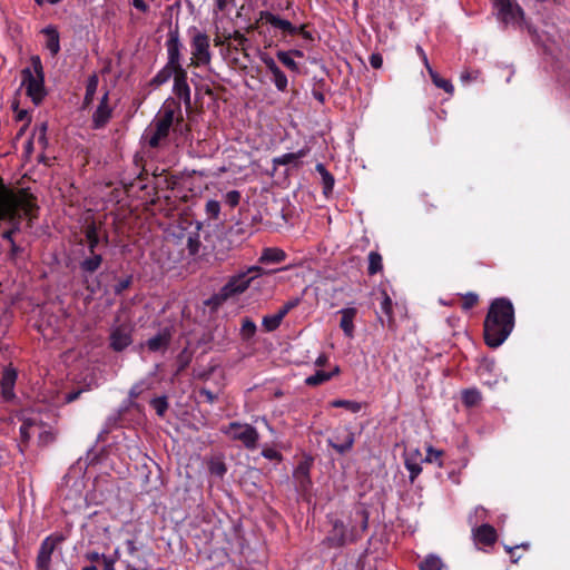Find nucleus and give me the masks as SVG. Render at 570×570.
Listing matches in <instances>:
<instances>
[{
  "label": "nucleus",
  "mask_w": 570,
  "mask_h": 570,
  "mask_svg": "<svg viewBox=\"0 0 570 570\" xmlns=\"http://www.w3.org/2000/svg\"><path fill=\"white\" fill-rule=\"evenodd\" d=\"M515 325L514 306L508 297L494 298L489 306L483 323L485 344L491 348L501 346Z\"/></svg>",
  "instance_id": "1"
},
{
  "label": "nucleus",
  "mask_w": 570,
  "mask_h": 570,
  "mask_svg": "<svg viewBox=\"0 0 570 570\" xmlns=\"http://www.w3.org/2000/svg\"><path fill=\"white\" fill-rule=\"evenodd\" d=\"M184 127L189 130L188 125H184L180 102L174 98H168L145 130L142 139L149 148L158 149L166 145L171 129L181 132Z\"/></svg>",
  "instance_id": "2"
},
{
  "label": "nucleus",
  "mask_w": 570,
  "mask_h": 570,
  "mask_svg": "<svg viewBox=\"0 0 570 570\" xmlns=\"http://www.w3.org/2000/svg\"><path fill=\"white\" fill-rule=\"evenodd\" d=\"M85 239L78 242L79 245H86L81 250L82 259L78 263L79 273L87 279L94 275L102 265L104 257L98 252L101 246V224L91 220L87 223L82 230Z\"/></svg>",
  "instance_id": "3"
},
{
  "label": "nucleus",
  "mask_w": 570,
  "mask_h": 570,
  "mask_svg": "<svg viewBox=\"0 0 570 570\" xmlns=\"http://www.w3.org/2000/svg\"><path fill=\"white\" fill-rule=\"evenodd\" d=\"M370 513L365 508H357L354 512V521L360 520V530L352 525L350 530L346 529L342 520L333 522V529L330 531L326 541L331 548H342L347 542H356L362 538V534L368 529Z\"/></svg>",
  "instance_id": "4"
},
{
  "label": "nucleus",
  "mask_w": 570,
  "mask_h": 570,
  "mask_svg": "<svg viewBox=\"0 0 570 570\" xmlns=\"http://www.w3.org/2000/svg\"><path fill=\"white\" fill-rule=\"evenodd\" d=\"M264 274L259 266H252L246 272L234 275L229 281L213 296L216 304H222L227 299L243 294L250 285L252 281Z\"/></svg>",
  "instance_id": "5"
},
{
  "label": "nucleus",
  "mask_w": 570,
  "mask_h": 570,
  "mask_svg": "<svg viewBox=\"0 0 570 570\" xmlns=\"http://www.w3.org/2000/svg\"><path fill=\"white\" fill-rule=\"evenodd\" d=\"M6 203L9 207H16L19 213H22L31 222L37 217L39 206L37 205V198L21 189L19 193L7 188Z\"/></svg>",
  "instance_id": "6"
},
{
  "label": "nucleus",
  "mask_w": 570,
  "mask_h": 570,
  "mask_svg": "<svg viewBox=\"0 0 570 570\" xmlns=\"http://www.w3.org/2000/svg\"><path fill=\"white\" fill-rule=\"evenodd\" d=\"M190 47L193 57L190 59L189 66L200 67L210 63V40L206 33L199 32L195 29V35L191 37L190 40Z\"/></svg>",
  "instance_id": "7"
},
{
  "label": "nucleus",
  "mask_w": 570,
  "mask_h": 570,
  "mask_svg": "<svg viewBox=\"0 0 570 570\" xmlns=\"http://www.w3.org/2000/svg\"><path fill=\"white\" fill-rule=\"evenodd\" d=\"M65 535L61 533H52L46 537L39 547L36 558L37 570H50L51 558L57 547L65 541Z\"/></svg>",
  "instance_id": "8"
},
{
  "label": "nucleus",
  "mask_w": 570,
  "mask_h": 570,
  "mask_svg": "<svg viewBox=\"0 0 570 570\" xmlns=\"http://www.w3.org/2000/svg\"><path fill=\"white\" fill-rule=\"evenodd\" d=\"M134 325L130 322H124L111 326L109 333V347L114 352H122L134 342Z\"/></svg>",
  "instance_id": "9"
},
{
  "label": "nucleus",
  "mask_w": 570,
  "mask_h": 570,
  "mask_svg": "<svg viewBox=\"0 0 570 570\" xmlns=\"http://www.w3.org/2000/svg\"><path fill=\"white\" fill-rule=\"evenodd\" d=\"M233 440L240 441L248 450L257 446L259 439L257 430L249 424H240L239 422H230L225 431Z\"/></svg>",
  "instance_id": "10"
},
{
  "label": "nucleus",
  "mask_w": 570,
  "mask_h": 570,
  "mask_svg": "<svg viewBox=\"0 0 570 570\" xmlns=\"http://www.w3.org/2000/svg\"><path fill=\"white\" fill-rule=\"evenodd\" d=\"M22 76V85L26 86V94L31 99V101L39 106L42 104L45 97L47 96V90L45 87V78H37L33 76L30 68H26L21 71Z\"/></svg>",
  "instance_id": "11"
},
{
  "label": "nucleus",
  "mask_w": 570,
  "mask_h": 570,
  "mask_svg": "<svg viewBox=\"0 0 570 570\" xmlns=\"http://www.w3.org/2000/svg\"><path fill=\"white\" fill-rule=\"evenodd\" d=\"M165 46L167 49L166 63H168L170 67L174 66L178 68V71L186 70L181 65V50L184 49V45L180 41L178 27H175L168 31Z\"/></svg>",
  "instance_id": "12"
},
{
  "label": "nucleus",
  "mask_w": 570,
  "mask_h": 570,
  "mask_svg": "<svg viewBox=\"0 0 570 570\" xmlns=\"http://www.w3.org/2000/svg\"><path fill=\"white\" fill-rule=\"evenodd\" d=\"M354 443L355 433L348 426L336 429L327 440L328 446L342 455L350 452L353 449Z\"/></svg>",
  "instance_id": "13"
},
{
  "label": "nucleus",
  "mask_w": 570,
  "mask_h": 570,
  "mask_svg": "<svg viewBox=\"0 0 570 570\" xmlns=\"http://www.w3.org/2000/svg\"><path fill=\"white\" fill-rule=\"evenodd\" d=\"M494 6L504 23H519L523 19V10L511 0H494Z\"/></svg>",
  "instance_id": "14"
},
{
  "label": "nucleus",
  "mask_w": 570,
  "mask_h": 570,
  "mask_svg": "<svg viewBox=\"0 0 570 570\" xmlns=\"http://www.w3.org/2000/svg\"><path fill=\"white\" fill-rule=\"evenodd\" d=\"M187 79V70L178 71V75L174 78L173 92L183 101L185 109L189 111L191 110V97Z\"/></svg>",
  "instance_id": "15"
},
{
  "label": "nucleus",
  "mask_w": 570,
  "mask_h": 570,
  "mask_svg": "<svg viewBox=\"0 0 570 570\" xmlns=\"http://www.w3.org/2000/svg\"><path fill=\"white\" fill-rule=\"evenodd\" d=\"M309 471L311 463L303 461L298 463L293 473L296 482V490L303 495H306L313 485Z\"/></svg>",
  "instance_id": "16"
},
{
  "label": "nucleus",
  "mask_w": 570,
  "mask_h": 570,
  "mask_svg": "<svg viewBox=\"0 0 570 570\" xmlns=\"http://www.w3.org/2000/svg\"><path fill=\"white\" fill-rule=\"evenodd\" d=\"M18 379V372L12 366L4 367L0 380L1 396L6 402L13 401L16 399L14 385Z\"/></svg>",
  "instance_id": "17"
},
{
  "label": "nucleus",
  "mask_w": 570,
  "mask_h": 570,
  "mask_svg": "<svg viewBox=\"0 0 570 570\" xmlns=\"http://www.w3.org/2000/svg\"><path fill=\"white\" fill-rule=\"evenodd\" d=\"M261 20H265L266 24H269L273 29L279 30L283 36H295L296 26L271 11H261Z\"/></svg>",
  "instance_id": "18"
},
{
  "label": "nucleus",
  "mask_w": 570,
  "mask_h": 570,
  "mask_svg": "<svg viewBox=\"0 0 570 570\" xmlns=\"http://www.w3.org/2000/svg\"><path fill=\"white\" fill-rule=\"evenodd\" d=\"M112 115V109L109 107V95L106 92L92 115V128L101 129L104 128L108 121L110 120Z\"/></svg>",
  "instance_id": "19"
},
{
  "label": "nucleus",
  "mask_w": 570,
  "mask_h": 570,
  "mask_svg": "<svg viewBox=\"0 0 570 570\" xmlns=\"http://www.w3.org/2000/svg\"><path fill=\"white\" fill-rule=\"evenodd\" d=\"M173 333L169 327L161 328L155 336L150 337L146 342V346L149 352H166L170 345Z\"/></svg>",
  "instance_id": "20"
},
{
  "label": "nucleus",
  "mask_w": 570,
  "mask_h": 570,
  "mask_svg": "<svg viewBox=\"0 0 570 570\" xmlns=\"http://www.w3.org/2000/svg\"><path fill=\"white\" fill-rule=\"evenodd\" d=\"M262 61L266 66L267 70L272 73V81L278 91L285 92L287 90L288 80L286 75L276 65L273 58L268 56L262 57Z\"/></svg>",
  "instance_id": "21"
},
{
  "label": "nucleus",
  "mask_w": 570,
  "mask_h": 570,
  "mask_svg": "<svg viewBox=\"0 0 570 570\" xmlns=\"http://www.w3.org/2000/svg\"><path fill=\"white\" fill-rule=\"evenodd\" d=\"M472 533L478 543L487 547L493 546L498 539L497 530L488 523L473 528Z\"/></svg>",
  "instance_id": "22"
},
{
  "label": "nucleus",
  "mask_w": 570,
  "mask_h": 570,
  "mask_svg": "<svg viewBox=\"0 0 570 570\" xmlns=\"http://www.w3.org/2000/svg\"><path fill=\"white\" fill-rule=\"evenodd\" d=\"M6 193L7 187L3 185L2 179L0 178V223L7 219L10 223L16 224V222H20L21 214L17 210L16 207L11 208L7 205Z\"/></svg>",
  "instance_id": "23"
},
{
  "label": "nucleus",
  "mask_w": 570,
  "mask_h": 570,
  "mask_svg": "<svg viewBox=\"0 0 570 570\" xmlns=\"http://www.w3.org/2000/svg\"><path fill=\"white\" fill-rule=\"evenodd\" d=\"M41 33L46 37L45 47L52 57L57 56L60 51V36L57 27L47 26L41 30Z\"/></svg>",
  "instance_id": "24"
},
{
  "label": "nucleus",
  "mask_w": 570,
  "mask_h": 570,
  "mask_svg": "<svg viewBox=\"0 0 570 570\" xmlns=\"http://www.w3.org/2000/svg\"><path fill=\"white\" fill-rule=\"evenodd\" d=\"M420 460H421V452L417 449L410 452L405 456L404 465H405L406 470L410 472L409 478H410L411 483H414L415 479L422 472Z\"/></svg>",
  "instance_id": "25"
},
{
  "label": "nucleus",
  "mask_w": 570,
  "mask_h": 570,
  "mask_svg": "<svg viewBox=\"0 0 570 570\" xmlns=\"http://www.w3.org/2000/svg\"><path fill=\"white\" fill-rule=\"evenodd\" d=\"M340 314L342 315L341 322H340V327L342 328V331L344 332L346 337H350V338L353 337V335H354V318L357 314L356 308H354V307L343 308L340 311Z\"/></svg>",
  "instance_id": "26"
},
{
  "label": "nucleus",
  "mask_w": 570,
  "mask_h": 570,
  "mask_svg": "<svg viewBox=\"0 0 570 570\" xmlns=\"http://www.w3.org/2000/svg\"><path fill=\"white\" fill-rule=\"evenodd\" d=\"M309 153L308 147H303L296 153H287L279 157L274 158V164L279 166H286L289 164H294L295 167L301 165L299 159L306 157Z\"/></svg>",
  "instance_id": "27"
},
{
  "label": "nucleus",
  "mask_w": 570,
  "mask_h": 570,
  "mask_svg": "<svg viewBox=\"0 0 570 570\" xmlns=\"http://www.w3.org/2000/svg\"><path fill=\"white\" fill-rule=\"evenodd\" d=\"M286 258V253L277 247L264 248L259 257L262 264H279Z\"/></svg>",
  "instance_id": "28"
},
{
  "label": "nucleus",
  "mask_w": 570,
  "mask_h": 570,
  "mask_svg": "<svg viewBox=\"0 0 570 570\" xmlns=\"http://www.w3.org/2000/svg\"><path fill=\"white\" fill-rule=\"evenodd\" d=\"M178 75V68L166 63L150 80V86L160 87L166 83L171 77Z\"/></svg>",
  "instance_id": "29"
},
{
  "label": "nucleus",
  "mask_w": 570,
  "mask_h": 570,
  "mask_svg": "<svg viewBox=\"0 0 570 570\" xmlns=\"http://www.w3.org/2000/svg\"><path fill=\"white\" fill-rule=\"evenodd\" d=\"M444 568V563L440 557L435 554L426 556L420 563V570H442Z\"/></svg>",
  "instance_id": "30"
},
{
  "label": "nucleus",
  "mask_w": 570,
  "mask_h": 570,
  "mask_svg": "<svg viewBox=\"0 0 570 570\" xmlns=\"http://www.w3.org/2000/svg\"><path fill=\"white\" fill-rule=\"evenodd\" d=\"M482 400L481 393L476 389H466L462 392V402L468 407L478 405Z\"/></svg>",
  "instance_id": "31"
},
{
  "label": "nucleus",
  "mask_w": 570,
  "mask_h": 570,
  "mask_svg": "<svg viewBox=\"0 0 570 570\" xmlns=\"http://www.w3.org/2000/svg\"><path fill=\"white\" fill-rule=\"evenodd\" d=\"M382 256L377 252H370L368 254V267L367 273L368 275L373 276L381 272L383 269V262Z\"/></svg>",
  "instance_id": "32"
},
{
  "label": "nucleus",
  "mask_w": 570,
  "mask_h": 570,
  "mask_svg": "<svg viewBox=\"0 0 570 570\" xmlns=\"http://www.w3.org/2000/svg\"><path fill=\"white\" fill-rule=\"evenodd\" d=\"M98 81H99L98 80V76L96 73L91 75L88 78V81H87V85H86L85 99H83L85 106H88V105H90L92 102L95 94H96L97 88H98Z\"/></svg>",
  "instance_id": "33"
},
{
  "label": "nucleus",
  "mask_w": 570,
  "mask_h": 570,
  "mask_svg": "<svg viewBox=\"0 0 570 570\" xmlns=\"http://www.w3.org/2000/svg\"><path fill=\"white\" fill-rule=\"evenodd\" d=\"M430 77L432 82L438 87L443 89L448 94H453L454 87L450 80L442 78L435 70L430 69Z\"/></svg>",
  "instance_id": "34"
},
{
  "label": "nucleus",
  "mask_w": 570,
  "mask_h": 570,
  "mask_svg": "<svg viewBox=\"0 0 570 570\" xmlns=\"http://www.w3.org/2000/svg\"><path fill=\"white\" fill-rule=\"evenodd\" d=\"M381 311L387 316L389 323H393V302L385 289L381 291Z\"/></svg>",
  "instance_id": "35"
},
{
  "label": "nucleus",
  "mask_w": 570,
  "mask_h": 570,
  "mask_svg": "<svg viewBox=\"0 0 570 570\" xmlns=\"http://www.w3.org/2000/svg\"><path fill=\"white\" fill-rule=\"evenodd\" d=\"M330 405L332 407H342V409H345L352 413H357L361 411L362 409V404L360 402H356V401H351V400H341V399H337V400H333Z\"/></svg>",
  "instance_id": "36"
},
{
  "label": "nucleus",
  "mask_w": 570,
  "mask_h": 570,
  "mask_svg": "<svg viewBox=\"0 0 570 570\" xmlns=\"http://www.w3.org/2000/svg\"><path fill=\"white\" fill-rule=\"evenodd\" d=\"M276 57L287 69L293 72H299L298 63L293 59L291 52L279 50L277 51Z\"/></svg>",
  "instance_id": "37"
},
{
  "label": "nucleus",
  "mask_w": 570,
  "mask_h": 570,
  "mask_svg": "<svg viewBox=\"0 0 570 570\" xmlns=\"http://www.w3.org/2000/svg\"><path fill=\"white\" fill-rule=\"evenodd\" d=\"M331 380V375H327V372L318 370L315 372V374L309 375L305 380V384L307 386H318L322 385Z\"/></svg>",
  "instance_id": "38"
},
{
  "label": "nucleus",
  "mask_w": 570,
  "mask_h": 570,
  "mask_svg": "<svg viewBox=\"0 0 570 570\" xmlns=\"http://www.w3.org/2000/svg\"><path fill=\"white\" fill-rule=\"evenodd\" d=\"M284 317L277 312L274 315H267L263 317V326L266 332H273L277 330Z\"/></svg>",
  "instance_id": "39"
},
{
  "label": "nucleus",
  "mask_w": 570,
  "mask_h": 570,
  "mask_svg": "<svg viewBox=\"0 0 570 570\" xmlns=\"http://www.w3.org/2000/svg\"><path fill=\"white\" fill-rule=\"evenodd\" d=\"M444 452L442 450H436L433 446L429 445L426 449V456L421 460L426 463H436L440 468L443 466L442 456Z\"/></svg>",
  "instance_id": "40"
},
{
  "label": "nucleus",
  "mask_w": 570,
  "mask_h": 570,
  "mask_svg": "<svg viewBox=\"0 0 570 570\" xmlns=\"http://www.w3.org/2000/svg\"><path fill=\"white\" fill-rule=\"evenodd\" d=\"M256 324L248 317L243 318L240 327V336L243 340H250L256 333Z\"/></svg>",
  "instance_id": "41"
},
{
  "label": "nucleus",
  "mask_w": 570,
  "mask_h": 570,
  "mask_svg": "<svg viewBox=\"0 0 570 570\" xmlns=\"http://www.w3.org/2000/svg\"><path fill=\"white\" fill-rule=\"evenodd\" d=\"M150 405L156 411L157 415L161 417L165 416L169 407L167 396L165 395L153 399Z\"/></svg>",
  "instance_id": "42"
},
{
  "label": "nucleus",
  "mask_w": 570,
  "mask_h": 570,
  "mask_svg": "<svg viewBox=\"0 0 570 570\" xmlns=\"http://www.w3.org/2000/svg\"><path fill=\"white\" fill-rule=\"evenodd\" d=\"M38 426L36 420L26 419L20 426V438L23 443H28L31 438V429Z\"/></svg>",
  "instance_id": "43"
},
{
  "label": "nucleus",
  "mask_w": 570,
  "mask_h": 570,
  "mask_svg": "<svg viewBox=\"0 0 570 570\" xmlns=\"http://www.w3.org/2000/svg\"><path fill=\"white\" fill-rule=\"evenodd\" d=\"M479 303V296L475 293L469 292L461 297V308L462 311H470Z\"/></svg>",
  "instance_id": "44"
},
{
  "label": "nucleus",
  "mask_w": 570,
  "mask_h": 570,
  "mask_svg": "<svg viewBox=\"0 0 570 570\" xmlns=\"http://www.w3.org/2000/svg\"><path fill=\"white\" fill-rule=\"evenodd\" d=\"M47 130H48V124L41 122L40 125H37L33 130V136H38V142L46 148L48 141H47Z\"/></svg>",
  "instance_id": "45"
},
{
  "label": "nucleus",
  "mask_w": 570,
  "mask_h": 570,
  "mask_svg": "<svg viewBox=\"0 0 570 570\" xmlns=\"http://www.w3.org/2000/svg\"><path fill=\"white\" fill-rule=\"evenodd\" d=\"M208 469L210 474L217 478H223L227 471V468L223 461H212Z\"/></svg>",
  "instance_id": "46"
},
{
  "label": "nucleus",
  "mask_w": 570,
  "mask_h": 570,
  "mask_svg": "<svg viewBox=\"0 0 570 570\" xmlns=\"http://www.w3.org/2000/svg\"><path fill=\"white\" fill-rule=\"evenodd\" d=\"M205 212L212 219H217L220 213V204L217 200L210 199L206 203Z\"/></svg>",
  "instance_id": "47"
},
{
  "label": "nucleus",
  "mask_w": 570,
  "mask_h": 570,
  "mask_svg": "<svg viewBox=\"0 0 570 570\" xmlns=\"http://www.w3.org/2000/svg\"><path fill=\"white\" fill-rule=\"evenodd\" d=\"M200 239L198 233L188 235L187 248L190 255H196L199 252Z\"/></svg>",
  "instance_id": "48"
},
{
  "label": "nucleus",
  "mask_w": 570,
  "mask_h": 570,
  "mask_svg": "<svg viewBox=\"0 0 570 570\" xmlns=\"http://www.w3.org/2000/svg\"><path fill=\"white\" fill-rule=\"evenodd\" d=\"M322 184H323V194L325 196H328L333 191V188H334V184H335L334 176L330 171H327L326 174H324L322 176Z\"/></svg>",
  "instance_id": "49"
},
{
  "label": "nucleus",
  "mask_w": 570,
  "mask_h": 570,
  "mask_svg": "<svg viewBox=\"0 0 570 570\" xmlns=\"http://www.w3.org/2000/svg\"><path fill=\"white\" fill-rule=\"evenodd\" d=\"M132 284V275H128L122 279H119L117 284L114 286V293L116 295H121L126 289H128Z\"/></svg>",
  "instance_id": "50"
},
{
  "label": "nucleus",
  "mask_w": 570,
  "mask_h": 570,
  "mask_svg": "<svg viewBox=\"0 0 570 570\" xmlns=\"http://www.w3.org/2000/svg\"><path fill=\"white\" fill-rule=\"evenodd\" d=\"M302 302L301 297H293L288 299L279 309L278 313L285 317L292 309L297 307Z\"/></svg>",
  "instance_id": "51"
},
{
  "label": "nucleus",
  "mask_w": 570,
  "mask_h": 570,
  "mask_svg": "<svg viewBox=\"0 0 570 570\" xmlns=\"http://www.w3.org/2000/svg\"><path fill=\"white\" fill-rule=\"evenodd\" d=\"M227 40H235L237 41V45L242 47V50L244 52V56L245 57H248V53L246 52L244 46L245 43L248 41V39L245 37V35H243L240 31L238 30H235L233 33H229L227 37H226Z\"/></svg>",
  "instance_id": "52"
},
{
  "label": "nucleus",
  "mask_w": 570,
  "mask_h": 570,
  "mask_svg": "<svg viewBox=\"0 0 570 570\" xmlns=\"http://www.w3.org/2000/svg\"><path fill=\"white\" fill-rule=\"evenodd\" d=\"M242 195L238 190H229L225 195V203L230 206L232 208H235L239 205Z\"/></svg>",
  "instance_id": "53"
},
{
  "label": "nucleus",
  "mask_w": 570,
  "mask_h": 570,
  "mask_svg": "<svg viewBox=\"0 0 570 570\" xmlns=\"http://www.w3.org/2000/svg\"><path fill=\"white\" fill-rule=\"evenodd\" d=\"M31 66H32V73L35 77L37 78H45V72H43V67H42V62H41V59L39 56H32L31 59Z\"/></svg>",
  "instance_id": "54"
},
{
  "label": "nucleus",
  "mask_w": 570,
  "mask_h": 570,
  "mask_svg": "<svg viewBox=\"0 0 570 570\" xmlns=\"http://www.w3.org/2000/svg\"><path fill=\"white\" fill-rule=\"evenodd\" d=\"M147 389H149V386L144 381L138 382L131 386L129 391V396L131 399H138L141 395V393Z\"/></svg>",
  "instance_id": "55"
},
{
  "label": "nucleus",
  "mask_w": 570,
  "mask_h": 570,
  "mask_svg": "<svg viewBox=\"0 0 570 570\" xmlns=\"http://www.w3.org/2000/svg\"><path fill=\"white\" fill-rule=\"evenodd\" d=\"M38 440L41 445H48L49 443L53 442L55 434L49 430H42L38 434Z\"/></svg>",
  "instance_id": "56"
},
{
  "label": "nucleus",
  "mask_w": 570,
  "mask_h": 570,
  "mask_svg": "<svg viewBox=\"0 0 570 570\" xmlns=\"http://www.w3.org/2000/svg\"><path fill=\"white\" fill-rule=\"evenodd\" d=\"M20 230V222H16V224H12V227L8 230H4L1 235V237L7 242L14 240L13 236Z\"/></svg>",
  "instance_id": "57"
},
{
  "label": "nucleus",
  "mask_w": 570,
  "mask_h": 570,
  "mask_svg": "<svg viewBox=\"0 0 570 570\" xmlns=\"http://www.w3.org/2000/svg\"><path fill=\"white\" fill-rule=\"evenodd\" d=\"M262 455L267 460L282 461V459H283L282 454L272 448L263 449Z\"/></svg>",
  "instance_id": "58"
},
{
  "label": "nucleus",
  "mask_w": 570,
  "mask_h": 570,
  "mask_svg": "<svg viewBox=\"0 0 570 570\" xmlns=\"http://www.w3.org/2000/svg\"><path fill=\"white\" fill-rule=\"evenodd\" d=\"M266 24L265 20H261V12L258 13V18L256 19V21L254 23H250L249 26H247L245 28V31L247 33H252L254 31H258L261 35L263 33V31L261 30L263 28V26Z\"/></svg>",
  "instance_id": "59"
},
{
  "label": "nucleus",
  "mask_w": 570,
  "mask_h": 570,
  "mask_svg": "<svg viewBox=\"0 0 570 570\" xmlns=\"http://www.w3.org/2000/svg\"><path fill=\"white\" fill-rule=\"evenodd\" d=\"M370 65L373 69H380L383 66V57L379 52H374L368 58Z\"/></svg>",
  "instance_id": "60"
},
{
  "label": "nucleus",
  "mask_w": 570,
  "mask_h": 570,
  "mask_svg": "<svg viewBox=\"0 0 570 570\" xmlns=\"http://www.w3.org/2000/svg\"><path fill=\"white\" fill-rule=\"evenodd\" d=\"M199 394L204 396L206 399V402H208L209 404L215 403V401L217 400V395L206 387H202L199 390Z\"/></svg>",
  "instance_id": "61"
},
{
  "label": "nucleus",
  "mask_w": 570,
  "mask_h": 570,
  "mask_svg": "<svg viewBox=\"0 0 570 570\" xmlns=\"http://www.w3.org/2000/svg\"><path fill=\"white\" fill-rule=\"evenodd\" d=\"M305 28H306L305 24L296 27L295 35H301L305 40L313 41L314 40L313 35L309 31H307Z\"/></svg>",
  "instance_id": "62"
},
{
  "label": "nucleus",
  "mask_w": 570,
  "mask_h": 570,
  "mask_svg": "<svg viewBox=\"0 0 570 570\" xmlns=\"http://www.w3.org/2000/svg\"><path fill=\"white\" fill-rule=\"evenodd\" d=\"M82 392H83L82 389H78L76 391H71V392L67 393L65 396V402L66 403L75 402L76 400L79 399V396L81 395Z\"/></svg>",
  "instance_id": "63"
},
{
  "label": "nucleus",
  "mask_w": 570,
  "mask_h": 570,
  "mask_svg": "<svg viewBox=\"0 0 570 570\" xmlns=\"http://www.w3.org/2000/svg\"><path fill=\"white\" fill-rule=\"evenodd\" d=\"M132 6L142 13L149 11V6L145 0H132Z\"/></svg>",
  "instance_id": "64"
}]
</instances>
